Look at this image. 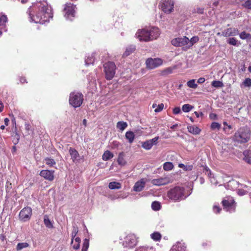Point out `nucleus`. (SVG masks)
I'll list each match as a JSON object with an SVG mask.
<instances>
[{
	"label": "nucleus",
	"instance_id": "obj_38",
	"mask_svg": "<svg viewBox=\"0 0 251 251\" xmlns=\"http://www.w3.org/2000/svg\"><path fill=\"white\" fill-rule=\"evenodd\" d=\"M194 106L189 104H185L182 105V110L184 112H189L193 108Z\"/></svg>",
	"mask_w": 251,
	"mask_h": 251
},
{
	"label": "nucleus",
	"instance_id": "obj_48",
	"mask_svg": "<svg viewBox=\"0 0 251 251\" xmlns=\"http://www.w3.org/2000/svg\"><path fill=\"white\" fill-rule=\"evenodd\" d=\"M242 6L245 8L251 9V1L250 0H247L242 4Z\"/></svg>",
	"mask_w": 251,
	"mask_h": 251
},
{
	"label": "nucleus",
	"instance_id": "obj_45",
	"mask_svg": "<svg viewBox=\"0 0 251 251\" xmlns=\"http://www.w3.org/2000/svg\"><path fill=\"white\" fill-rule=\"evenodd\" d=\"M227 43H228L229 44L231 45H233V46H237V43H238V41L234 37H232V38H229L227 40Z\"/></svg>",
	"mask_w": 251,
	"mask_h": 251
},
{
	"label": "nucleus",
	"instance_id": "obj_11",
	"mask_svg": "<svg viewBox=\"0 0 251 251\" xmlns=\"http://www.w3.org/2000/svg\"><path fill=\"white\" fill-rule=\"evenodd\" d=\"M189 38L186 36L178 37L172 40L171 43L176 47H182L186 46L188 47Z\"/></svg>",
	"mask_w": 251,
	"mask_h": 251
},
{
	"label": "nucleus",
	"instance_id": "obj_10",
	"mask_svg": "<svg viewBox=\"0 0 251 251\" xmlns=\"http://www.w3.org/2000/svg\"><path fill=\"white\" fill-rule=\"evenodd\" d=\"M137 241L134 235H128L125 239L123 245L125 248H132L137 244Z\"/></svg>",
	"mask_w": 251,
	"mask_h": 251
},
{
	"label": "nucleus",
	"instance_id": "obj_6",
	"mask_svg": "<svg viewBox=\"0 0 251 251\" xmlns=\"http://www.w3.org/2000/svg\"><path fill=\"white\" fill-rule=\"evenodd\" d=\"M105 78L107 80H111L115 74L116 65L113 62H108L103 65Z\"/></svg>",
	"mask_w": 251,
	"mask_h": 251
},
{
	"label": "nucleus",
	"instance_id": "obj_56",
	"mask_svg": "<svg viewBox=\"0 0 251 251\" xmlns=\"http://www.w3.org/2000/svg\"><path fill=\"white\" fill-rule=\"evenodd\" d=\"M194 10L195 12H197L200 14H202L203 13L204 9L202 8L198 7L197 8V9H195Z\"/></svg>",
	"mask_w": 251,
	"mask_h": 251
},
{
	"label": "nucleus",
	"instance_id": "obj_29",
	"mask_svg": "<svg viewBox=\"0 0 251 251\" xmlns=\"http://www.w3.org/2000/svg\"><path fill=\"white\" fill-rule=\"evenodd\" d=\"M179 168H182L184 171H191L193 169V165H184L183 163H179L178 165Z\"/></svg>",
	"mask_w": 251,
	"mask_h": 251
},
{
	"label": "nucleus",
	"instance_id": "obj_44",
	"mask_svg": "<svg viewBox=\"0 0 251 251\" xmlns=\"http://www.w3.org/2000/svg\"><path fill=\"white\" fill-rule=\"evenodd\" d=\"M187 86L191 88L195 89L198 87L197 84L196 83L195 79H191L187 83Z\"/></svg>",
	"mask_w": 251,
	"mask_h": 251
},
{
	"label": "nucleus",
	"instance_id": "obj_3",
	"mask_svg": "<svg viewBox=\"0 0 251 251\" xmlns=\"http://www.w3.org/2000/svg\"><path fill=\"white\" fill-rule=\"evenodd\" d=\"M251 132L247 126L241 127L235 131L232 137L235 144H243L249 142L251 138Z\"/></svg>",
	"mask_w": 251,
	"mask_h": 251
},
{
	"label": "nucleus",
	"instance_id": "obj_8",
	"mask_svg": "<svg viewBox=\"0 0 251 251\" xmlns=\"http://www.w3.org/2000/svg\"><path fill=\"white\" fill-rule=\"evenodd\" d=\"M32 215V209L27 206L23 208L19 214V220L23 222H26L30 219Z\"/></svg>",
	"mask_w": 251,
	"mask_h": 251
},
{
	"label": "nucleus",
	"instance_id": "obj_57",
	"mask_svg": "<svg viewBox=\"0 0 251 251\" xmlns=\"http://www.w3.org/2000/svg\"><path fill=\"white\" fill-rule=\"evenodd\" d=\"M209 179L211 182L214 184H217L218 183L217 180H215V178L214 177V176H212V177L209 178Z\"/></svg>",
	"mask_w": 251,
	"mask_h": 251
},
{
	"label": "nucleus",
	"instance_id": "obj_43",
	"mask_svg": "<svg viewBox=\"0 0 251 251\" xmlns=\"http://www.w3.org/2000/svg\"><path fill=\"white\" fill-rule=\"evenodd\" d=\"M45 160L46 164L50 167H52L56 164L54 160L50 158H46Z\"/></svg>",
	"mask_w": 251,
	"mask_h": 251
},
{
	"label": "nucleus",
	"instance_id": "obj_31",
	"mask_svg": "<svg viewBox=\"0 0 251 251\" xmlns=\"http://www.w3.org/2000/svg\"><path fill=\"white\" fill-rule=\"evenodd\" d=\"M151 237L154 241H158L161 239V235L158 232H154L151 234Z\"/></svg>",
	"mask_w": 251,
	"mask_h": 251
},
{
	"label": "nucleus",
	"instance_id": "obj_32",
	"mask_svg": "<svg viewBox=\"0 0 251 251\" xmlns=\"http://www.w3.org/2000/svg\"><path fill=\"white\" fill-rule=\"evenodd\" d=\"M173 168L174 165L171 162H166L163 164V169L165 171H171L173 169Z\"/></svg>",
	"mask_w": 251,
	"mask_h": 251
},
{
	"label": "nucleus",
	"instance_id": "obj_36",
	"mask_svg": "<svg viewBox=\"0 0 251 251\" xmlns=\"http://www.w3.org/2000/svg\"><path fill=\"white\" fill-rule=\"evenodd\" d=\"M151 208L153 210L158 211L160 209L161 205L160 202L157 201H153L151 203Z\"/></svg>",
	"mask_w": 251,
	"mask_h": 251
},
{
	"label": "nucleus",
	"instance_id": "obj_61",
	"mask_svg": "<svg viewBox=\"0 0 251 251\" xmlns=\"http://www.w3.org/2000/svg\"><path fill=\"white\" fill-rule=\"evenodd\" d=\"M74 239L75 240V243L80 244V243L81 242V239L79 237H75Z\"/></svg>",
	"mask_w": 251,
	"mask_h": 251
},
{
	"label": "nucleus",
	"instance_id": "obj_12",
	"mask_svg": "<svg viewBox=\"0 0 251 251\" xmlns=\"http://www.w3.org/2000/svg\"><path fill=\"white\" fill-rule=\"evenodd\" d=\"M174 2L173 0H163L161 5L162 11L166 13H170L174 9Z\"/></svg>",
	"mask_w": 251,
	"mask_h": 251
},
{
	"label": "nucleus",
	"instance_id": "obj_1",
	"mask_svg": "<svg viewBox=\"0 0 251 251\" xmlns=\"http://www.w3.org/2000/svg\"><path fill=\"white\" fill-rule=\"evenodd\" d=\"M27 12L29 15L30 21L35 23L44 24L53 17L51 7L41 2L34 4L28 8Z\"/></svg>",
	"mask_w": 251,
	"mask_h": 251
},
{
	"label": "nucleus",
	"instance_id": "obj_27",
	"mask_svg": "<svg viewBox=\"0 0 251 251\" xmlns=\"http://www.w3.org/2000/svg\"><path fill=\"white\" fill-rule=\"evenodd\" d=\"M117 128L123 131L127 126V124L126 122L123 121H120L117 123Z\"/></svg>",
	"mask_w": 251,
	"mask_h": 251
},
{
	"label": "nucleus",
	"instance_id": "obj_37",
	"mask_svg": "<svg viewBox=\"0 0 251 251\" xmlns=\"http://www.w3.org/2000/svg\"><path fill=\"white\" fill-rule=\"evenodd\" d=\"M142 146L144 149L147 150H149L152 147V145H151V142L149 141V140L143 142L142 143Z\"/></svg>",
	"mask_w": 251,
	"mask_h": 251
},
{
	"label": "nucleus",
	"instance_id": "obj_23",
	"mask_svg": "<svg viewBox=\"0 0 251 251\" xmlns=\"http://www.w3.org/2000/svg\"><path fill=\"white\" fill-rule=\"evenodd\" d=\"M244 160L248 163L251 164V151L246 150L243 152Z\"/></svg>",
	"mask_w": 251,
	"mask_h": 251
},
{
	"label": "nucleus",
	"instance_id": "obj_46",
	"mask_svg": "<svg viewBox=\"0 0 251 251\" xmlns=\"http://www.w3.org/2000/svg\"><path fill=\"white\" fill-rule=\"evenodd\" d=\"M211 128L212 130H219L221 128V125L217 122H213L211 124Z\"/></svg>",
	"mask_w": 251,
	"mask_h": 251
},
{
	"label": "nucleus",
	"instance_id": "obj_42",
	"mask_svg": "<svg viewBox=\"0 0 251 251\" xmlns=\"http://www.w3.org/2000/svg\"><path fill=\"white\" fill-rule=\"evenodd\" d=\"M89 246V240L85 238L83 243L81 251H87Z\"/></svg>",
	"mask_w": 251,
	"mask_h": 251
},
{
	"label": "nucleus",
	"instance_id": "obj_17",
	"mask_svg": "<svg viewBox=\"0 0 251 251\" xmlns=\"http://www.w3.org/2000/svg\"><path fill=\"white\" fill-rule=\"evenodd\" d=\"M186 248L184 243L177 242L173 246L170 251H186Z\"/></svg>",
	"mask_w": 251,
	"mask_h": 251
},
{
	"label": "nucleus",
	"instance_id": "obj_15",
	"mask_svg": "<svg viewBox=\"0 0 251 251\" xmlns=\"http://www.w3.org/2000/svg\"><path fill=\"white\" fill-rule=\"evenodd\" d=\"M54 171L43 170L40 172L39 175L45 179L51 181L54 179Z\"/></svg>",
	"mask_w": 251,
	"mask_h": 251
},
{
	"label": "nucleus",
	"instance_id": "obj_33",
	"mask_svg": "<svg viewBox=\"0 0 251 251\" xmlns=\"http://www.w3.org/2000/svg\"><path fill=\"white\" fill-rule=\"evenodd\" d=\"M44 222L47 227L49 228H53V226L48 217L47 215H45L44 217Z\"/></svg>",
	"mask_w": 251,
	"mask_h": 251
},
{
	"label": "nucleus",
	"instance_id": "obj_30",
	"mask_svg": "<svg viewBox=\"0 0 251 251\" xmlns=\"http://www.w3.org/2000/svg\"><path fill=\"white\" fill-rule=\"evenodd\" d=\"M240 38L243 40H251V34L248 33H247L246 31H242L240 34H239Z\"/></svg>",
	"mask_w": 251,
	"mask_h": 251
},
{
	"label": "nucleus",
	"instance_id": "obj_24",
	"mask_svg": "<svg viewBox=\"0 0 251 251\" xmlns=\"http://www.w3.org/2000/svg\"><path fill=\"white\" fill-rule=\"evenodd\" d=\"M122 185L120 183L116 181H112L109 183L108 187L111 190L119 189L121 188Z\"/></svg>",
	"mask_w": 251,
	"mask_h": 251
},
{
	"label": "nucleus",
	"instance_id": "obj_25",
	"mask_svg": "<svg viewBox=\"0 0 251 251\" xmlns=\"http://www.w3.org/2000/svg\"><path fill=\"white\" fill-rule=\"evenodd\" d=\"M135 46L134 45H131L128 47L126 51L123 54L124 57H126L129 55L131 53H132L135 50Z\"/></svg>",
	"mask_w": 251,
	"mask_h": 251
},
{
	"label": "nucleus",
	"instance_id": "obj_64",
	"mask_svg": "<svg viewBox=\"0 0 251 251\" xmlns=\"http://www.w3.org/2000/svg\"><path fill=\"white\" fill-rule=\"evenodd\" d=\"M4 124L6 126H8V124H9V120L8 118H5L4 120Z\"/></svg>",
	"mask_w": 251,
	"mask_h": 251
},
{
	"label": "nucleus",
	"instance_id": "obj_26",
	"mask_svg": "<svg viewBox=\"0 0 251 251\" xmlns=\"http://www.w3.org/2000/svg\"><path fill=\"white\" fill-rule=\"evenodd\" d=\"M113 157V154L109 151H105L102 155V159L104 161H107L112 158Z\"/></svg>",
	"mask_w": 251,
	"mask_h": 251
},
{
	"label": "nucleus",
	"instance_id": "obj_40",
	"mask_svg": "<svg viewBox=\"0 0 251 251\" xmlns=\"http://www.w3.org/2000/svg\"><path fill=\"white\" fill-rule=\"evenodd\" d=\"M203 173H204L205 175H206L209 177V178L212 177V176H214V175L212 174L211 170L206 166L204 167L203 169Z\"/></svg>",
	"mask_w": 251,
	"mask_h": 251
},
{
	"label": "nucleus",
	"instance_id": "obj_20",
	"mask_svg": "<svg viewBox=\"0 0 251 251\" xmlns=\"http://www.w3.org/2000/svg\"><path fill=\"white\" fill-rule=\"evenodd\" d=\"M187 129L188 131L190 133L194 135H197L200 134L201 131V129L199 127L195 126H187Z\"/></svg>",
	"mask_w": 251,
	"mask_h": 251
},
{
	"label": "nucleus",
	"instance_id": "obj_39",
	"mask_svg": "<svg viewBox=\"0 0 251 251\" xmlns=\"http://www.w3.org/2000/svg\"><path fill=\"white\" fill-rule=\"evenodd\" d=\"M212 86L215 88H221L223 87L224 84L222 81L219 80H214L211 83Z\"/></svg>",
	"mask_w": 251,
	"mask_h": 251
},
{
	"label": "nucleus",
	"instance_id": "obj_4",
	"mask_svg": "<svg viewBox=\"0 0 251 251\" xmlns=\"http://www.w3.org/2000/svg\"><path fill=\"white\" fill-rule=\"evenodd\" d=\"M83 101V95L81 93L73 92L70 94L69 103L75 108L80 107Z\"/></svg>",
	"mask_w": 251,
	"mask_h": 251
},
{
	"label": "nucleus",
	"instance_id": "obj_47",
	"mask_svg": "<svg viewBox=\"0 0 251 251\" xmlns=\"http://www.w3.org/2000/svg\"><path fill=\"white\" fill-rule=\"evenodd\" d=\"M172 69L171 67H169L162 71L161 74L162 75H166L171 74L172 73Z\"/></svg>",
	"mask_w": 251,
	"mask_h": 251
},
{
	"label": "nucleus",
	"instance_id": "obj_35",
	"mask_svg": "<svg viewBox=\"0 0 251 251\" xmlns=\"http://www.w3.org/2000/svg\"><path fill=\"white\" fill-rule=\"evenodd\" d=\"M251 87V79L250 78H246L241 84V87Z\"/></svg>",
	"mask_w": 251,
	"mask_h": 251
},
{
	"label": "nucleus",
	"instance_id": "obj_5",
	"mask_svg": "<svg viewBox=\"0 0 251 251\" xmlns=\"http://www.w3.org/2000/svg\"><path fill=\"white\" fill-rule=\"evenodd\" d=\"M184 192L183 187L176 186L169 191L168 196L170 199L175 201L181 200L186 197L184 196Z\"/></svg>",
	"mask_w": 251,
	"mask_h": 251
},
{
	"label": "nucleus",
	"instance_id": "obj_2",
	"mask_svg": "<svg viewBox=\"0 0 251 251\" xmlns=\"http://www.w3.org/2000/svg\"><path fill=\"white\" fill-rule=\"evenodd\" d=\"M159 29L155 26L138 29L136 37L140 41L149 42L157 39L160 35Z\"/></svg>",
	"mask_w": 251,
	"mask_h": 251
},
{
	"label": "nucleus",
	"instance_id": "obj_51",
	"mask_svg": "<svg viewBox=\"0 0 251 251\" xmlns=\"http://www.w3.org/2000/svg\"><path fill=\"white\" fill-rule=\"evenodd\" d=\"M6 240L5 236L3 234L0 235V245L1 246H4L5 244V240Z\"/></svg>",
	"mask_w": 251,
	"mask_h": 251
},
{
	"label": "nucleus",
	"instance_id": "obj_21",
	"mask_svg": "<svg viewBox=\"0 0 251 251\" xmlns=\"http://www.w3.org/2000/svg\"><path fill=\"white\" fill-rule=\"evenodd\" d=\"M125 137L128 140L129 143L132 144L134 140L135 135L133 132L128 131L126 133Z\"/></svg>",
	"mask_w": 251,
	"mask_h": 251
},
{
	"label": "nucleus",
	"instance_id": "obj_52",
	"mask_svg": "<svg viewBox=\"0 0 251 251\" xmlns=\"http://www.w3.org/2000/svg\"><path fill=\"white\" fill-rule=\"evenodd\" d=\"M158 138L159 137L157 136L149 140L151 142V145L153 146V145H156L157 144Z\"/></svg>",
	"mask_w": 251,
	"mask_h": 251
},
{
	"label": "nucleus",
	"instance_id": "obj_58",
	"mask_svg": "<svg viewBox=\"0 0 251 251\" xmlns=\"http://www.w3.org/2000/svg\"><path fill=\"white\" fill-rule=\"evenodd\" d=\"M79 247H80V244H78V243H77L75 242L73 246V249H74L75 250H78V249H79Z\"/></svg>",
	"mask_w": 251,
	"mask_h": 251
},
{
	"label": "nucleus",
	"instance_id": "obj_50",
	"mask_svg": "<svg viewBox=\"0 0 251 251\" xmlns=\"http://www.w3.org/2000/svg\"><path fill=\"white\" fill-rule=\"evenodd\" d=\"M138 251H155V250L152 247H143L139 249Z\"/></svg>",
	"mask_w": 251,
	"mask_h": 251
},
{
	"label": "nucleus",
	"instance_id": "obj_49",
	"mask_svg": "<svg viewBox=\"0 0 251 251\" xmlns=\"http://www.w3.org/2000/svg\"><path fill=\"white\" fill-rule=\"evenodd\" d=\"M164 108V104L161 103L157 105V108L154 110L155 113H158L161 112Z\"/></svg>",
	"mask_w": 251,
	"mask_h": 251
},
{
	"label": "nucleus",
	"instance_id": "obj_59",
	"mask_svg": "<svg viewBox=\"0 0 251 251\" xmlns=\"http://www.w3.org/2000/svg\"><path fill=\"white\" fill-rule=\"evenodd\" d=\"M205 81V79L204 77H200L198 79V83L199 84L203 83Z\"/></svg>",
	"mask_w": 251,
	"mask_h": 251
},
{
	"label": "nucleus",
	"instance_id": "obj_14",
	"mask_svg": "<svg viewBox=\"0 0 251 251\" xmlns=\"http://www.w3.org/2000/svg\"><path fill=\"white\" fill-rule=\"evenodd\" d=\"M224 208L227 211L231 212L235 210V206L234 205V201L233 200L229 201L224 200L222 202Z\"/></svg>",
	"mask_w": 251,
	"mask_h": 251
},
{
	"label": "nucleus",
	"instance_id": "obj_9",
	"mask_svg": "<svg viewBox=\"0 0 251 251\" xmlns=\"http://www.w3.org/2000/svg\"><path fill=\"white\" fill-rule=\"evenodd\" d=\"M162 63V60L159 58H149L147 59L146 61L147 68L150 70L158 67L161 66Z\"/></svg>",
	"mask_w": 251,
	"mask_h": 251
},
{
	"label": "nucleus",
	"instance_id": "obj_54",
	"mask_svg": "<svg viewBox=\"0 0 251 251\" xmlns=\"http://www.w3.org/2000/svg\"><path fill=\"white\" fill-rule=\"evenodd\" d=\"M173 113L175 115L181 113V110L179 107H176L173 109Z\"/></svg>",
	"mask_w": 251,
	"mask_h": 251
},
{
	"label": "nucleus",
	"instance_id": "obj_41",
	"mask_svg": "<svg viewBox=\"0 0 251 251\" xmlns=\"http://www.w3.org/2000/svg\"><path fill=\"white\" fill-rule=\"evenodd\" d=\"M199 40L198 36H194L190 40L189 39L188 48L192 47L195 43L198 42Z\"/></svg>",
	"mask_w": 251,
	"mask_h": 251
},
{
	"label": "nucleus",
	"instance_id": "obj_13",
	"mask_svg": "<svg viewBox=\"0 0 251 251\" xmlns=\"http://www.w3.org/2000/svg\"><path fill=\"white\" fill-rule=\"evenodd\" d=\"M171 182H172L171 178L167 176L160 177L151 180V183L156 186L164 185Z\"/></svg>",
	"mask_w": 251,
	"mask_h": 251
},
{
	"label": "nucleus",
	"instance_id": "obj_18",
	"mask_svg": "<svg viewBox=\"0 0 251 251\" xmlns=\"http://www.w3.org/2000/svg\"><path fill=\"white\" fill-rule=\"evenodd\" d=\"M69 151L74 162L79 160V154L75 149L70 148Z\"/></svg>",
	"mask_w": 251,
	"mask_h": 251
},
{
	"label": "nucleus",
	"instance_id": "obj_53",
	"mask_svg": "<svg viewBox=\"0 0 251 251\" xmlns=\"http://www.w3.org/2000/svg\"><path fill=\"white\" fill-rule=\"evenodd\" d=\"M247 193V191L244 190L243 189H239L237 191V193L240 196H243Z\"/></svg>",
	"mask_w": 251,
	"mask_h": 251
},
{
	"label": "nucleus",
	"instance_id": "obj_55",
	"mask_svg": "<svg viewBox=\"0 0 251 251\" xmlns=\"http://www.w3.org/2000/svg\"><path fill=\"white\" fill-rule=\"evenodd\" d=\"M213 210L214 213H219L221 210V208H220V207L217 205H214L213 207Z\"/></svg>",
	"mask_w": 251,
	"mask_h": 251
},
{
	"label": "nucleus",
	"instance_id": "obj_22",
	"mask_svg": "<svg viewBox=\"0 0 251 251\" xmlns=\"http://www.w3.org/2000/svg\"><path fill=\"white\" fill-rule=\"evenodd\" d=\"M95 53H93L91 54H89L86 56L85 59V63L86 66L93 64L95 61Z\"/></svg>",
	"mask_w": 251,
	"mask_h": 251
},
{
	"label": "nucleus",
	"instance_id": "obj_7",
	"mask_svg": "<svg viewBox=\"0 0 251 251\" xmlns=\"http://www.w3.org/2000/svg\"><path fill=\"white\" fill-rule=\"evenodd\" d=\"M75 5L71 3H67L65 4L64 9V16L66 19L72 21L75 16Z\"/></svg>",
	"mask_w": 251,
	"mask_h": 251
},
{
	"label": "nucleus",
	"instance_id": "obj_60",
	"mask_svg": "<svg viewBox=\"0 0 251 251\" xmlns=\"http://www.w3.org/2000/svg\"><path fill=\"white\" fill-rule=\"evenodd\" d=\"M25 129H26V130H27L28 131L30 130V127H31L30 125L27 123L25 124Z\"/></svg>",
	"mask_w": 251,
	"mask_h": 251
},
{
	"label": "nucleus",
	"instance_id": "obj_19",
	"mask_svg": "<svg viewBox=\"0 0 251 251\" xmlns=\"http://www.w3.org/2000/svg\"><path fill=\"white\" fill-rule=\"evenodd\" d=\"M145 186V182L143 180H141L135 183L133 190L136 192H140L143 190Z\"/></svg>",
	"mask_w": 251,
	"mask_h": 251
},
{
	"label": "nucleus",
	"instance_id": "obj_28",
	"mask_svg": "<svg viewBox=\"0 0 251 251\" xmlns=\"http://www.w3.org/2000/svg\"><path fill=\"white\" fill-rule=\"evenodd\" d=\"M78 232V228L77 226L75 225H74L73 226V231L72 232V240L71 244L73 243L74 239L75 237Z\"/></svg>",
	"mask_w": 251,
	"mask_h": 251
},
{
	"label": "nucleus",
	"instance_id": "obj_34",
	"mask_svg": "<svg viewBox=\"0 0 251 251\" xmlns=\"http://www.w3.org/2000/svg\"><path fill=\"white\" fill-rule=\"evenodd\" d=\"M29 246V244L26 242L19 243L16 247V250L20 251L24 248H26Z\"/></svg>",
	"mask_w": 251,
	"mask_h": 251
},
{
	"label": "nucleus",
	"instance_id": "obj_16",
	"mask_svg": "<svg viewBox=\"0 0 251 251\" xmlns=\"http://www.w3.org/2000/svg\"><path fill=\"white\" fill-rule=\"evenodd\" d=\"M239 34V30L235 28L230 27L224 30L221 35L225 37L236 36Z\"/></svg>",
	"mask_w": 251,
	"mask_h": 251
},
{
	"label": "nucleus",
	"instance_id": "obj_63",
	"mask_svg": "<svg viewBox=\"0 0 251 251\" xmlns=\"http://www.w3.org/2000/svg\"><path fill=\"white\" fill-rule=\"evenodd\" d=\"M194 114L197 118H199L200 116L202 115V112L199 113V112L196 111L194 112Z\"/></svg>",
	"mask_w": 251,
	"mask_h": 251
},
{
	"label": "nucleus",
	"instance_id": "obj_62",
	"mask_svg": "<svg viewBox=\"0 0 251 251\" xmlns=\"http://www.w3.org/2000/svg\"><path fill=\"white\" fill-rule=\"evenodd\" d=\"M4 108V105L1 101L0 100V112H1Z\"/></svg>",
	"mask_w": 251,
	"mask_h": 251
}]
</instances>
